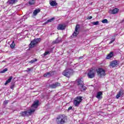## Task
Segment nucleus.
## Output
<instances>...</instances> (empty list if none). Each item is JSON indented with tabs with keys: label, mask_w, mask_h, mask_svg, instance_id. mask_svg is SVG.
Here are the masks:
<instances>
[{
	"label": "nucleus",
	"mask_w": 124,
	"mask_h": 124,
	"mask_svg": "<svg viewBox=\"0 0 124 124\" xmlns=\"http://www.w3.org/2000/svg\"><path fill=\"white\" fill-rule=\"evenodd\" d=\"M12 78H13L12 77H10L7 80H6V82L5 83L4 85L6 86L7 84H9V83H10L11 82V80H12Z\"/></svg>",
	"instance_id": "5701e85b"
},
{
	"label": "nucleus",
	"mask_w": 124,
	"mask_h": 124,
	"mask_svg": "<svg viewBox=\"0 0 124 124\" xmlns=\"http://www.w3.org/2000/svg\"><path fill=\"white\" fill-rule=\"evenodd\" d=\"M50 51H46L42 55V58H45L46 56H47V55H50Z\"/></svg>",
	"instance_id": "4be33fe9"
},
{
	"label": "nucleus",
	"mask_w": 124,
	"mask_h": 124,
	"mask_svg": "<svg viewBox=\"0 0 124 124\" xmlns=\"http://www.w3.org/2000/svg\"><path fill=\"white\" fill-rule=\"evenodd\" d=\"M93 25H94V26H96L97 25H98V24H99V21H95L93 22Z\"/></svg>",
	"instance_id": "473e14b6"
},
{
	"label": "nucleus",
	"mask_w": 124,
	"mask_h": 124,
	"mask_svg": "<svg viewBox=\"0 0 124 124\" xmlns=\"http://www.w3.org/2000/svg\"><path fill=\"white\" fill-rule=\"evenodd\" d=\"M83 59V56H81V57H79V60H81V59Z\"/></svg>",
	"instance_id": "58836bf2"
},
{
	"label": "nucleus",
	"mask_w": 124,
	"mask_h": 124,
	"mask_svg": "<svg viewBox=\"0 0 124 124\" xmlns=\"http://www.w3.org/2000/svg\"><path fill=\"white\" fill-rule=\"evenodd\" d=\"M103 24H108V20L107 19H105L102 21Z\"/></svg>",
	"instance_id": "c756f323"
},
{
	"label": "nucleus",
	"mask_w": 124,
	"mask_h": 124,
	"mask_svg": "<svg viewBox=\"0 0 124 124\" xmlns=\"http://www.w3.org/2000/svg\"><path fill=\"white\" fill-rule=\"evenodd\" d=\"M116 39V38L115 37H113L112 38H111L110 39V41L109 43V44H112V43L114 42V41H115Z\"/></svg>",
	"instance_id": "cd10ccee"
},
{
	"label": "nucleus",
	"mask_w": 124,
	"mask_h": 124,
	"mask_svg": "<svg viewBox=\"0 0 124 124\" xmlns=\"http://www.w3.org/2000/svg\"><path fill=\"white\" fill-rule=\"evenodd\" d=\"M87 76L89 79H93L95 76V70L94 69H90L87 74Z\"/></svg>",
	"instance_id": "20e7f679"
},
{
	"label": "nucleus",
	"mask_w": 124,
	"mask_h": 124,
	"mask_svg": "<svg viewBox=\"0 0 124 124\" xmlns=\"http://www.w3.org/2000/svg\"><path fill=\"white\" fill-rule=\"evenodd\" d=\"M102 92H99L97 93V95L96 96V98H98V99H101L102 98Z\"/></svg>",
	"instance_id": "dca6fc26"
},
{
	"label": "nucleus",
	"mask_w": 124,
	"mask_h": 124,
	"mask_svg": "<svg viewBox=\"0 0 124 124\" xmlns=\"http://www.w3.org/2000/svg\"><path fill=\"white\" fill-rule=\"evenodd\" d=\"M77 82L78 83V87L84 85V80H83V78H78L77 80Z\"/></svg>",
	"instance_id": "9b49d317"
},
{
	"label": "nucleus",
	"mask_w": 124,
	"mask_h": 124,
	"mask_svg": "<svg viewBox=\"0 0 124 124\" xmlns=\"http://www.w3.org/2000/svg\"><path fill=\"white\" fill-rule=\"evenodd\" d=\"M50 5H51V6H57V4H58L55 1L52 0L51 1H50L49 2Z\"/></svg>",
	"instance_id": "b1692460"
},
{
	"label": "nucleus",
	"mask_w": 124,
	"mask_h": 124,
	"mask_svg": "<svg viewBox=\"0 0 124 124\" xmlns=\"http://www.w3.org/2000/svg\"><path fill=\"white\" fill-rule=\"evenodd\" d=\"M10 88L13 90L14 89V84H13L11 86Z\"/></svg>",
	"instance_id": "f704fd0d"
},
{
	"label": "nucleus",
	"mask_w": 124,
	"mask_h": 124,
	"mask_svg": "<svg viewBox=\"0 0 124 124\" xmlns=\"http://www.w3.org/2000/svg\"><path fill=\"white\" fill-rule=\"evenodd\" d=\"M55 20V17H52L49 19H48L47 21L45 22V24H48V23H51L52 21H54Z\"/></svg>",
	"instance_id": "a878e982"
},
{
	"label": "nucleus",
	"mask_w": 124,
	"mask_h": 124,
	"mask_svg": "<svg viewBox=\"0 0 124 124\" xmlns=\"http://www.w3.org/2000/svg\"><path fill=\"white\" fill-rule=\"evenodd\" d=\"M61 86V83L60 82H55V83H53L49 85L50 88H52V89H56V88L58 87H60Z\"/></svg>",
	"instance_id": "9d476101"
},
{
	"label": "nucleus",
	"mask_w": 124,
	"mask_h": 124,
	"mask_svg": "<svg viewBox=\"0 0 124 124\" xmlns=\"http://www.w3.org/2000/svg\"><path fill=\"white\" fill-rule=\"evenodd\" d=\"M96 72L97 75L100 77L102 76H105V75H106V73H105V70L102 68H98V69L96 70Z\"/></svg>",
	"instance_id": "423d86ee"
},
{
	"label": "nucleus",
	"mask_w": 124,
	"mask_h": 124,
	"mask_svg": "<svg viewBox=\"0 0 124 124\" xmlns=\"http://www.w3.org/2000/svg\"><path fill=\"white\" fill-rule=\"evenodd\" d=\"M40 40H41V38H37L34 39L33 41H32L30 44V47L32 48V47H34L35 45H36L37 43L39 42H40Z\"/></svg>",
	"instance_id": "6e6552de"
},
{
	"label": "nucleus",
	"mask_w": 124,
	"mask_h": 124,
	"mask_svg": "<svg viewBox=\"0 0 124 124\" xmlns=\"http://www.w3.org/2000/svg\"><path fill=\"white\" fill-rule=\"evenodd\" d=\"M79 89L81 92H84L87 90V88H86V86H84V85H81L80 86H79Z\"/></svg>",
	"instance_id": "aec40b11"
},
{
	"label": "nucleus",
	"mask_w": 124,
	"mask_h": 124,
	"mask_svg": "<svg viewBox=\"0 0 124 124\" xmlns=\"http://www.w3.org/2000/svg\"><path fill=\"white\" fill-rule=\"evenodd\" d=\"M52 75V72H49L48 73H46L44 75V77H46V78H48L49 77H51Z\"/></svg>",
	"instance_id": "6ab92c4d"
},
{
	"label": "nucleus",
	"mask_w": 124,
	"mask_h": 124,
	"mask_svg": "<svg viewBox=\"0 0 124 124\" xmlns=\"http://www.w3.org/2000/svg\"><path fill=\"white\" fill-rule=\"evenodd\" d=\"M67 120V117L64 115H60L56 119V123L58 124H65V121Z\"/></svg>",
	"instance_id": "f257e3e1"
},
{
	"label": "nucleus",
	"mask_w": 124,
	"mask_h": 124,
	"mask_svg": "<svg viewBox=\"0 0 124 124\" xmlns=\"http://www.w3.org/2000/svg\"><path fill=\"white\" fill-rule=\"evenodd\" d=\"M7 70H8L7 68H5L4 69H3L2 71L0 72V73H4V72H6Z\"/></svg>",
	"instance_id": "72a5a7b5"
},
{
	"label": "nucleus",
	"mask_w": 124,
	"mask_h": 124,
	"mask_svg": "<svg viewBox=\"0 0 124 124\" xmlns=\"http://www.w3.org/2000/svg\"><path fill=\"white\" fill-rule=\"evenodd\" d=\"M80 28V26L79 25H77L75 28V31H74L73 35V36H77L78 34H79V29Z\"/></svg>",
	"instance_id": "1a4fd4ad"
},
{
	"label": "nucleus",
	"mask_w": 124,
	"mask_h": 124,
	"mask_svg": "<svg viewBox=\"0 0 124 124\" xmlns=\"http://www.w3.org/2000/svg\"><path fill=\"white\" fill-rule=\"evenodd\" d=\"M18 1V0H9L7 1L8 4H14V3H16Z\"/></svg>",
	"instance_id": "a211bd4d"
},
{
	"label": "nucleus",
	"mask_w": 124,
	"mask_h": 124,
	"mask_svg": "<svg viewBox=\"0 0 124 124\" xmlns=\"http://www.w3.org/2000/svg\"><path fill=\"white\" fill-rule=\"evenodd\" d=\"M39 12H40V9H38L35 10L33 13V16H36L37 14L39 13Z\"/></svg>",
	"instance_id": "412c9836"
},
{
	"label": "nucleus",
	"mask_w": 124,
	"mask_h": 124,
	"mask_svg": "<svg viewBox=\"0 0 124 124\" xmlns=\"http://www.w3.org/2000/svg\"><path fill=\"white\" fill-rule=\"evenodd\" d=\"M29 3L30 5H32L35 3V0H30Z\"/></svg>",
	"instance_id": "bb28decb"
},
{
	"label": "nucleus",
	"mask_w": 124,
	"mask_h": 124,
	"mask_svg": "<svg viewBox=\"0 0 124 124\" xmlns=\"http://www.w3.org/2000/svg\"><path fill=\"white\" fill-rule=\"evenodd\" d=\"M65 29V25L64 24H59L57 27V30L63 31Z\"/></svg>",
	"instance_id": "ddd939ff"
},
{
	"label": "nucleus",
	"mask_w": 124,
	"mask_h": 124,
	"mask_svg": "<svg viewBox=\"0 0 124 124\" xmlns=\"http://www.w3.org/2000/svg\"><path fill=\"white\" fill-rule=\"evenodd\" d=\"M88 19L89 20H91V19H93V16H89V17L88 18Z\"/></svg>",
	"instance_id": "4c0bfd02"
},
{
	"label": "nucleus",
	"mask_w": 124,
	"mask_h": 124,
	"mask_svg": "<svg viewBox=\"0 0 124 124\" xmlns=\"http://www.w3.org/2000/svg\"><path fill=\"white\" fill-rule=\"evenodd\" d=\"M10 47L12 49L15 48V43H14V41H13V43L10 45Z\"/></svg>",
	"instance_id": "c85d7f7f"
},
{
	"label": "nucleus",
	"mask_w": 124,
	"mask_h": 124,
	"mask_svg": "<svg viewBox=\"0 0 124 124\" xmlns=\"http://www.w3.org/2000/svg\"><path fill=\"white\" fill-rule=\"evenodd\" d=\"M113 56H114V53L113 52H110L107 56L106 59L107 60H109L111 59V58H113Z\"/></svg>",
	"instance_id": "f3484780"
},
{
	"label": "nucleus",
	"mask_w": 124,
	"mask_h": 124,
	"mask_svg": "<svg viewBox=\"0 0 124 124\" xmlns=\"http://www.w3.org/2000/svg\"><path fill=\"white\" fill-rule=\"evenodd\" d=\"M31 70H32V68H28L25 71L26 72H29V71H31Z\"/></svg>",
	"instance_id": "2f4dec72"
},
{
	"label": "nucleus",
	"mask_w": 124,
	"mask_h": 124,
	"mask_svg": "<svg viewBox=\"0 0 124 124\" xmlns=\"http://www.w3.org/2000/svg\"><path fill=\"white\" fill-rule=\"evenodd\" d=\"M39 105V101H38V100H35L31 107V108L30 109V110L32 111L34 110V111H35V110L37 109V107H38Z\"/></svg>",
	"instance_id": "39448f33"
},
{
	"label": "nucleus",
	"mask_w": 124,
	"mask_h": 124,
	"mask_svg": "<svg viewBox=\"0 0 124 124\" xmlns=\"http://www.w3.org/2000/svg\"><path fill=\"white\" fill-rule=\"evenodd\" d=\"M119 63H118V61L115 60L113 61L110 62V65L111 66V67L114 68L115 67L116 65H118Z\"/></svg>",
	"instance_id": "f8f14e48"
},
{
	"label": "nucleus",
	"mask_w": 124,
	"mask_h": 124,
	"mask_svg": "<svg viewBox=\"0 0 124 124\" xmlns=\"http://www.w3.org/2000/svg\"><path fill=\"white\" fill-rule=\"evenodd\" d=\"M122 95H124V91H123V90H121L117 94L116 98L119 99V98H120V97H121V96Z\"/></svg>",
	"instance_id": "4468645a"
},
{
	"label": "nucleus",
	"mask_w": 124,
	"mask_h": 124,
	"mask_svg": "<svg viewBox=\"0 0 124 124\" xmlns=\"http://www.w3.org/2000/svg\"><path fill=\"white\" fill-rule=\"evenodd\" d=\"M82 98H83V97L81 96H78L77 98H75L74 100V105L75 107H77L80 105V103L82 102Z\"/></svg>",
	"instance_id": "7ed1b4c3"
},
{
	"label": "nucleus",
	"mask_w": 124,
	"mask_h": 124,
	"mask_svg": "<svg viewBox=\"0 0 124 124\" xmlns=\"http://www.w3.org/2000/svg\"><path fill=\"white\" fill-rule=\"evenodd\" d=\"M61 40H62V39H61L60 38H57L55 41L53 42V43L54 44L56 43H59V42H61Z\"/></svg>",
	"instance_id": "393cba45"
},
{
	"label": "nucleus",
	"mask_w": 124,
	"mask_h": 124,
	"mask_svg": "<svg viewBox=\"0 0 124 124\" xmlns=\"http://www.w3.org/2000/svg\"><path fill=\"white\" fill-rule=\"evenodd\" d=\"M33 112H34V110H31L29 109L28 110L24 111V112H21V115L22 116V117H26V116H30V115H31Z\"/></svg>",
	"instance_id": "0eeeda50"
},
{
	"label": "nucleus",
	"mask_w": 124,
	"mask_h": 124,
	"mask_svg": "<svg viewBox=\"0 0 124 124\" xmlns=\"http://www.w3.org/2000/svg\"><path fill=\"white\" fill-rule=\"evenodd\" d=\"M4 103L5 104H7V103H8V100H6L4 102Z\"/></svg>",
	"instance_id": "e433bc0d"
},
{
	"label": "nucleus",
	"mask_w": 124,
	"mask_h": 124,
	"mask_svg": "<svg viewBox=\"0 0 124 124\" xmlns=\"http://www.w3.org/2000/svg\"><path fill=\"white\" fill-rule=\"evenodd\" d=\"M37 59H35L34 60H31L30 61V63H34V62H37Z\"/></svg>",
	"instance_id": "7c9ffc66"
},
{
	"label": "nucleus",
	"mask_w": 124,
	"mask_h": 124,
	"mask_svg": "<svg viewBox=\"0 0 124 124\" xmlns=\"http://www.w3.org/2000/svg\"><path fill=\"white\" fill-rule=\"evenodd\" d=\"M70 110H72V107H70L68 108V111H70Z\"/></svg>",
	"instance_id": "c9c22d12"
},
{
	"label": "nucleus",
	"mask_w": 124,
	"mask_h": 124,
	"mask_svg": "<svg viewBox=\"0 0 124 124\" xmlns=\"http://www.w3.org/2000/svg\"><path fill=\"white\" fill-rule=\"evenodd\" d=\"M118 11H119V9L117 8H115L113 10H109L108 12L109 13H110V14H116L118 13Z\"/></svg>",
	"instance_id": "2eb2a0df"
},
{
	"label": "nucleus",
	"mask_w": 124,
	"mask_h": 124,
	"mask_svg": "<svg viewBox=\"0 0 124 124\" xmlns=\"http://www.w3.org/2000/svg\"><path fill=\"white\" fill-rule=\"evenodd\" d=\"M63 76L69 78L73 74V70L71 69H66L62 73Z\"/></svg>",
	"instance_id": "f03ea898"
}]
</instances>
